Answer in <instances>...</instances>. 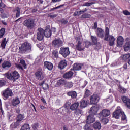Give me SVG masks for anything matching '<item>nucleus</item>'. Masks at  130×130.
<instances>
[{
	"mask_svg": "<svg viewBox=\"0 0 130 130\" xmlns=\"http://www.w3.org/2000/svg\"><path fill=\"white\" fill-rule=\"evenodd\" d=\"M92 3H86L83 5V6H85L86 7H90V6H92Z\"/></svg>",
	"mask_w": 130,
	"mask_h": 130,
	"instance_id": "obj_59",
	"label": "nucleus"
},
{
	"mask_svg": "<svg viewBox=\"0 0 130 130\" xmlns=\"http://www.w3.org/2000/svg\"><path fill=\"white\" fill-rule=\"evenodd\" d=\"M41 101H42V102H43V103H44V104H47L46 101L45 100V99H44V98H42L41 99Z\"/></svg>",
	"mask_w": 130,
	"mask_h": 130,
	"instance_id": "obj_63",
	"label": "nucleus"
},
{
	"mask_svg": "<svg viewBox=\"0 0 130 130\" xmlns=\"http://www.w3.org/2000/svg\"><path fill=\"white\" fill-rule=\"evenodd\" d=\"M95 117H94V116L93 115H90L87 116V119H86V123L88 124H91V123H93L94 121H95Z\"/></svg>",
	"mask_w": 130,
	"mask_h": 130,
	"instance_id": "obj_22",
	"label": "nucleus"
},
{
	"mask_svg": "<svg viewBox=\"0 0 130 130\" xmlns=\"http://www.w3.org/2000/svg\"><path fill=\"white\" fill-rule=\"evenodd\" d=\"M39 85L42 86L43 90H45V91L49 89V85H48V84L45 83V80H43L41 82H40Z\"/></svg>",
	"mask_w": 130,
	"mask_h": 130,
	"instance_id": "obj_18",
	"label": "nucleus"
},
{
	"mask_svg": "<svg viewBox=\"0 0 130 130\" xmlns=\"http://www.w3.org/2000/svg\"><path fill=\"white\" fill-rule=\"evenodd\" d=\"M1 94L4 100H8L9 97H13V96H14L13 90L9 87L2 91Z\"/></svg>",
	"mask_w": 130,
	"mask_h": 130,
	"instance_id": "obj_5",
	"label": "nucleus"
},
{
	"mask_svg": "<svg viewBox=\"0 0 130 130\" xmlns=\"http://www.w3.org/2000/svg\"><path fill=\"white\" fill-rule=\"evenodd\" d=\"M96 35L98 37H99L100 38H103L105 35L104 30H103L102 28H98L96 30Z\"/></svg>",
	"mask_w": 130,
	"mask_h": 130,
	"instance_id": "obj_17",
	"label": "nucleus"
},
{
	"mask_svg": "<svg viewBox=\"0 0 130 130\" xmlns=\"http://www.w3.org/2000/svg\"><path fill=\"white\" fill-rule=\"evenodd\" d=\"M21 103V101H20V98L16 96L13 98L11 100V105L14 107L17 106V105H19V104Z\"/></svg>",
	"mask_w": 130,
	"mask_h": 130,
	"instance_id": "obj_15",
	"label": "nucleus"
},
{
	"mask_svg": "<svg viewBox=\"0 0 130 130\" xmlns=\"http://www.w3.org/2000/svg\"><path fill=\"white\" fill-rule=\"evenodd\" d=\"M21 130H30L29 124H24L21 128Z\"/></svg>",
	"mask_w": 130,
	"mask_h": 130,
	"instance_id": "obj_40",
	"label": "nucleus"
},
{
	"mask_svg": "<svg viewBox=\"0 0 130 130\" xmlns=\"http://www.w3.org/2000/svg\"><path fill=\"white\" fill-rule=\"evenodd\" d=\"M43 38H44V29L39 28L37 34V39L39 41H41V40H43Z\"/></svg>",
	"mask_w": 130,
	"mask_h": 130,
	"instance_id": "obj_11",
	"label": "nucleus"
},
{
	"mask_svg": "<svg viewBox=\"0 0 130 130\" xmlns=\"http://www.w3.org/2000/svg\"><path fill=\"white\" fill-rule=\"evenodd\" d=\"M21 123V122L17 120L16 122L13 123H14V125H15V126H16V127H18V125H20V123Z\"/></svg>",
	"mask_w": 130,
	"mask_h": 130,
	"instance_id": "obj_58",
	"label": "nucleus"
},
{
	"mask_svg": "<svg viewBox=\"0 0 130 130\" xmlns=\"http://www.w3.org/2000/svg\"><path fill=\"white\" fill-rule=\"evenodd\" d=\"M74 86V84H73L72 82H68L65 83V87L67 88V89H71Z\"/></svg>",
	"mask_w": 130,
	"mask_h": 130,
	"instance_id": "obj_37",
	"label": "nucleus"
},
{
	"mask_svg": "<svg viewBox=\"0 0 130 130\" xmlns=\"http://www.w3.org/2000/svg\"><path fill=\"white\" fill-rule=\"evenodd\" d=\"M119 92L121 94H125L126 93V89L124 88V87L122 86H120L119 87Z\"/></svg>",
	"mask_w": 130,
	"mask_h": 130,
	"instance_id": "obj_43",
	"label": "nucleus"
},
{
	"mask_svg": "<svg viewBox=\"0 0 130 130\" xmlns=\"http://www.w3.org/2000/svg\"><path fill=\"white\" fill-rule=\"evenodd\" d=\"M32 127L34 130H38L39 125H38V123H35L32 125Z\"/></svg>",
	"mask_w": 130,
	"mask_h": 130,
	"instance_id": "obj_50",
	"label": "nucleus"
},
{
	"mask_svg": "<svg viewBox=\"0 0 130 130\" xmlns=\"http://www.w3.org/2000/svg\"><path fill=\"white\" fill-rule=\"evenodd\" d=\"M59 53H60L61 55H62L63 57L66 58L67 56H69L70 53H71L70 52V48H69V47H61L60 48Z\"/></svg>",
	"mask_w": 130,
	"mask_h": 130,
	"instance_id": "obj_9",
	"label": "nucleus"
},
{
	"mask_svg": "<svg viewBox=\"0 0 130 130\" xmlns=\"http://www.w3.org/2000/svg\"><path fill=\"white\" fill-rule=\"evenodd\" d=\"M94 45H95L94 48L95 50H99V49H101V45L100 44V43L98 42Z\"/></svg>",
	"mask_w": 130,
	"mask_h": 130,
	"instance_id": "obj_47",
	"label": "nucleus"
},
{
	"mask_svg": "<svg viewBox=\"0 0 130 130\" xmlns=\"http://www.w3.org/2000/svg\"><path fill=\"white\" fill-rule=\"evenodd\" d=\"M70 105H71V103L70 102H68L66 104H65V108H69L70 107Z\"/></svg>",
	"mask_w": 130,
	"mask_h": 130,
	"instance_id": "obj_60",
	"label": "nucleus"
},
{
	"mask_svg": "<svg viewBox=\"0 0 130 130\" xmlns=\"http://www.w3.org/2000/svg\"><path fill=\"white\" fill-rule=\"evenodd\" d=\"M126 43L123 46L124 47V51H129L130 50V39L128 38H127L126 39Z\"/></svg>",
	"mask_w": 130,
	"mask_h": 130,
	"instance_id": "obj_16",
	"label": "nucleus"
},
{
	"mask_svg": "<svg viewBox=\"0 0 130 130\" xmlns=\"http://www.w3.org/2000/svg\"><path fill=\"white\" fill-rule=\"evenodd\" d=\"M123 42H124V39L121 36L118 37L117 39V47H122L123 45Z\"/></svg>",
	"mask_w": 130,
	"mask_h": 130,
	"instance_id": "obj_14",
	"label": "nucleus"
},
{
	"mask_svg": "<svg viewBox=\"0 0 130 130\" xmlns=\"http://www.w3.org/2000/svg\"><path fill=\"white\" fill-rule=\"evenodd\" d=\"M130 58V53L126 54L124 55L122 57V59L124 61H126L127 60H129Z\"/></svg>",
	"mask_w": 130,
	"mask_h": 130,
	"instance_id": "obj_38",
	"label": "nucleus"
},
{
	"mask_svg": "<svg viewBox=\"0 0 130 130\" xmlns=\"http://www.w3.org/2000/svg\"><path fill=\"white\" fill-rule=\"evenodd\" d=\"M113 117L116 119H119V118L121 117V119L122 121L126 120V115L124 113V112H122L121 110H116L113 113Z\"/></svg>",
	"mask_w": 130,
	"mask_h": 130,
	"instance_id": "obj_4",
	"label": "nucleus"
},
{
	"mask_svg": "<svg viewBox=\"0 0 130 130\" xmlns=\"http://www.w3.org/2000/svg\"><path fill=\"white\" fill-rule=\"evenodd\" d=\"M74 76V72L72 71H68L63 75V78L64 79H71Z\"/></svg>",
	"mask_w": 130,
	"mask_h": 130,
	"instance_id": "obj_23",
	"label": "nucleus"
},
{
	"mask_svg": "<svg viewBox=\"0 0 130 130\" xmlns=\"http://www.w3.org/2000/svg\"><path fill=\"white\" fill-rule=\"evenodd\" d=\"M67 96L71 97L72 99H76L77 98V92L76 91H70L67 93Z\"/></svg>",
	"mask_w": 130,
	"mask_h": 130,
	"instance_id": "obj_24",
	"label": "nucleus"
},
{
	"mask_svg": "<svg viewBox=\"0 0 130 130\" xmlns=\"http://www.w3.org/2000/svg\"><path fill=\"white\" fill-rule=\"evenodd\" d=\"M90 95H91V91H90V90L88 89H86L85 92L84 97H89Z\"/></svg>",
	"mask_w": 130,
	"mask_h": 130,
	"instance_id": "obj_51",
	"label": "nucleus"
},
{
	"mask_svg": "<svg viewBox=\"0 0 130 130\" xmlns=\"http://www.w3.org/2000/svg\"><path fill=\"white\" fill-rule=\"evenodd\" d=\"M88 105V101L85 100L84 99H82L80 101V106L81 108H85V107H87Z\"/></svg>",
	"mask_w": 130,
	"mask_h": 130,
	"instance_id": "obj_28",
	"label": "nucleus"
},
{
	"mask_svg": "<svg viewBox=\"0 0 130 130\" xmlns=\"http://www.w3.org/2000/svg\"><path fill=\"white\" fill-rule=\"evenodd\" d=\"M48 17H49L50 18H51L52 19H53L56 17H57V15L56 14H54V15L49 14Z\"/></svg>",
	"mask_w": 130,
	"mask_h": 130,
	"instance_id": "obj_57",
	"label": "nucleus"
},
{
	"mask_svg": "<svg viewBox=\"0 0 130 130\" xmlns=\"http://www.w3.org/2000/svg\"><path fill=\"white\" fill-rule=\"evenodd\" d=\"M100 98L99 96L97 94H93L91 96L90 100V104H94L96 105L97 103L99 102Z\"/></svg>",
	"mask_w": 130,
	"mask_h": 130,
	"instance_id": "obj_13",
	"label": "nucleus"
},
{
	"mask_svg": "<svg viewBox=\"0 0 130 130\" xmlns=\"http://www.w3.org/2000/svg\"><path fill=\"white\" fill-rule=\"evenodd\" d=\"M52 55L54 58H58V51L57 50H53Z\"/></svg>",
	"mask_w": 130,
	"mask_h": 130,
	"instance_id": "obj_36",
	"label": "nucleus"
},
{
	"mask_svg": "<svg viewBox=\"0 0 130 130\" xmlns=\"http://www.w3.org/2000/svg\"><path fill=\"white\" fill-rule=\"evenodd\" d=\"M23 119H24V115H22L21 114H18L17 116L16 120L21 122Z\"/></svg>",
	"mask_w": 130,
	"mask_h": 130,
	"instance_id": "obj_41",
	"label": "nucleus"
},
{
	"mask_svg": "<svg viewBox=\"0 0 130 130\" xmlns=\"http://www.w3.org/2000/svg\"><path fill=\"white\" fill-rule=\"evenodd\" d=\"M4 76H5L7 79L10 80V81H12L14 82H16V80H18V79L20 78V74L16 71L5 73Z\"/></svg>",
	"mask_w": 130,
	"mask_h": 130,
	"instance_id": "obj_3",
	"label": "nucleus"
},
{
	"mask_svg": "<svg viewBox=\"0 0 130 130\" xmlns=\"http://www.w3.org/2000/svg\"><path fill=\"white\" fill-rule=\"evenodd\" d=\"M122 101L123 103L125 104V105L127 106V107H130V99L127 96H122L121 97Z\"/></svg>",
	"mask_w": 130,
	"mask_h": 130,
	"instance_id": "obj_19",
	"label": "nucleus"
},
{
	"mask_svg": "<svg viewBox=\"0 0 130 130\" xmlns=\"http://www.w3.org/2000/svg\"><path fill=\"white\" fill-rule=\"evenodd\" d=\"M79 105H80V103L78 102L74 103L70 106V109H71V110H76L79 107Z\"/></svg>",
	"mask_w": 130,
	"mask_h": 130,
	"instance_id": "obj_30",
	"label": "nucleus"
},
{
	"mask_svg": "<svg viewBox=\"0 0 130 130\" xmlns=\"http://www.w3.org/2000/svg\"><path fill=\"white\" fill-rule=\"evenodd\" d=\"M110 115V110L106 109H103L98 115V117H107Z\"/></svg>",
	"mask_w": 130,
	"mask_h": 130,
	"instance_id": "obj_12",
	"label": "nucleus"
},
{
	"mask_svg": "<svg viewBox=\"0 0 130 130\" xmlns=\"http://www.w3.org/2000/svg\"><path fill=\"white\" fill-rule=\"evenodd\" d=\"M66 83H67V80L61 78L57 81L56 85L57 86H63L66 85Z\"/></svg>",
	"mask_w": 130,
	"mask_h": 130,
	"instance_id": "obj_31",
	"label": "nucleus"
},
{
	"mask_svg": "<svg viewBox=\"0 0 130 130\" xmlns=\"http://www.w3.org/2000/svg\"><path fill=\"white\" fill-rule=\"evenodd\" d=\"M63 6H64V5H61L57 7H54V9H55V10H57V9H60V8H62V7H63Z\"/></svg>",
	"mask_w": 130,
	"mask_h": 130,
	"instance_id": "obj_62",
	"label": "nucleus"
},
{
	"mask_svg": "<svg viewBox=\"0 0 130 130\" xmlns=\"http://www.w3.org/2000/svg\"><path fill=\"white\" fill-rule=\"evenodd\" d=\"M105 35L104 38L105 41H108L109 40V45L110 46H113L114 45V41H115V38L112 35H109V28L106 27L105 30Z\"/></svg>",
	"mask_w": 130,
	"mask_h": 130,
	"instance_id": "obj_2",
	"label": "nucleus"
},
{
	"mask_svg": "<svg viewBox=\"0 0 130 130\" xmlns=\"http://www.w3.org/2000/svg\"><path fill=\"white\" fill-rule=\"evenodd\" d=\"M44 36L48 38L51 36V30L49 28H46L45 30H44Z\"/></svg>",
	"mask_w": 130,
	"mask_h": 130,
	"instance_id": "obj_29",
	"label": "nucleus"
},
{
	"mask_svg": "<svg viewBox=\"0 0 130 130\" xmlns=\"http://www.w3.org/2000/svg\"><path fill=\"white\" fill-rule=\"evenodd\" d=\"M75 49L78 51H84L85 50V45L84 43H83V40L80 38H77L76 39Z\"/></svg>",
	"mask_w": 130,
	"mask_h": 130,
	"instance_id": "obj_7",
	"label": "nucleus"
},
{
	"mask_svg": "<svg viewBox=\"0 0 130 130\" xmlns=\"http://www.w3.org/2000/svg\"><path fill=\"white\" fill-rule=\"evenodd\" d=\"M123 14H124V15H125V16H130V12L127 10L123 11Z\"/></svg>",
	"mask_w": 130,
	"mask_h": 130,
	"instance_id": "obj_54",
	"label": "nucleus"
},
{
	"mask_svg": "<svg viewBox=\"0 0 130 130\" xmlns=\"http://www.w3.org/2000/svg\"><path fill=\"white\" fill-rule=\"evenodd\" d=\"M100 120L104 124H106V123H108V119L105 118L104 117H98Z\"/></svg>",
	"mask_w": 130,
	"mask_h": 130,
	"instance_id": "obj_35",
	"label": "nucleus"
},
{
	"mask_svg": "<svg viewBox=\"0 0 130 130\" xmlns=\"http://www.w3.org/2000/svg\"><path fill=\"white\" fill-rule=\"evenodd\" d=\"M7 39L4 38L3 39L2 41L1 42L0 47L2 48V49H5L6 48V45H7V43H8L7 41H6Z\"/></svg>",
	"mask_w": 130,
	"mask_h": 130,
	"instance_id": "obj_32",
	"label": "nucleus"
},
{
	"mask_svg": "<svg viewBox=\"0 0 130 130\" xmlns=\"http://www.w3.org/2000/svg\"><path fill=\"white\" fill-rule=\"evenodd\" d=\"M31 48V44L28 42H25L19 47V52L21 54L26 53V52H31L32 51Z\"/></svg>",
	"mask_w": 130,
	"mask_h": 130,
	"instance_id": "obj_1",
	"label": "nucleus"
},
{
	"mask_svg": "<svg viewBox=\"0 0 130 130\" xmlns=\"http://www.w3.org/2000/svg\"><path fill=\"white\" fill-rule=\"evenodd\" d=\"M10 128L12 129H14V128H17V126L14 123H12L10 125Z\"/></svg>",
	"mask_w": 130,
	"mask_h": 130,
	"instance_id": "obj_56",
	"label": "nucleus"
},
{
	"mask_svg": "<svg viewBox=\"0 0 130 130\" xmlns=\"http://www.w3.org/2000/svg\"><path fill=\"white\" fill-rule=\"evenodd\" d=\"M93 29H94V30L97 29V22H95L94 23V26H93Z\"/></svg>",
	"mask_w": 130,
	"mask_h": 130,
	"instance_id": "obj_64",
	"label": "nucleus"
},
{
	"mask_svg": "<svg viewBox=\"0 0 130 130\" xmlns=\"http://www.w3.org/2000/svg\"><path fill=\"white\" fill-rule=\"evenodd\" d=\"M63 44V42L60 39H55L52 42V45L54 47H61Z\"/></svg>",
	"mask_w": 130,
	"mask_h": 130,
	"instance_id": "obj_10",
	"label": "nucleus"
},
{
	"mask_svg": "<svg viewBox=\"0 0 130 130\" xmlns=\"http://www.w3.org/2000/svg\"><path fill=\"white\" fill-rule=\"evenodd\" d=\"M85 46L84 47H86V48H89L91 45H92V43L89 41H85L84 42Z\"/></svg>",
	"mask_w": 130,
	"mask_h": 130,
	"instance_id": "obj_44",
	"label": "nucleus"
},
{
	"mask_svg": "<svg viewBox=\"0 0 130 130\" xmlns=\"http://www.w3.org/2000/svg\"><path fill=\"white\" fill-rule=\"evenodd\" d=\"M14 12H16V18H19L20 17V12H21L20 10V7H16Z\"/></svg>",
	"mask_w": 130,
	"mask_h": 130,
	"instance_id": "obj_42",
	"label": "nucleus"
},
{
	"mask_svg": "<svg viewBox=\"0 0 130 130\" xmlns=\"http://www.w3.org/2000/svg\"><path fill=\"white\" fill-rule=\"evenodd\" d=\"M6 32V29L4 28H2L0 29V38H3L4 35H5V33Z\"/></svg>",
	"mask_w": 130,
	"mask_h": 130,
	"instance_id": "obj_46",
	"label": "nucleus"
},
{
	"mask_svg": "<svg viewBox=\"0 0 130 130\" xmlns=\"http://www.w3.org/2000/svg\"><path fill=\"white\" fill-rule=\"evenodd\" d=\"M98 112V108L96 106L92 107L89 111V114L90 115H96V113Z\"/></svg>",
	"mask_w": 130,
	"mask_h": 130,
	"instance_id": "obj_20",
	"label": "nucleus"
},
{
	"mask_svg": "<svg viewBox=\"0 0 130 130\" xmlns=\"http://www.w3.org/2000/svg\"><path fill=\"white\" fill-rule=\"evenodd\" d=\"M83 68V65L81 63H76L73 65V71H81Z\"/></svg>",
	"mask_w": 130,
	"mask_h": 130,
	"instance_id": "obj_26",
	"label": "nucleus"
},
{
	"mask_svg": "<svg viewBox=\"0 0 130 130\" xmlns=\"http://www.w3.org/2000/svg\"><path fill=\"white\" fill-rule=\"evenodd\" d=\"M88 85V81H84V85L82 86V88H85Z\"/></svg>",
	"mask_w": 130,
	"mask_h": 130,
	"instance_id": "obj_61",
	"label": "nucleus"
},
{
	"mask_svg": "<svg viewBox=\"0 0 130 130\" xmlns=\"http://www.w3.org/2000/svg\"><path fill=\"white\" fill-rule=\"evenodd\" d=\"M44 67L46 69H47L48 71H51L53 69V64L50 62L46 61L44 62Z\"/></svg>",
	"mask_w": 130,
	"mask_h": 130,
	"instance_id": "obj_21",
	"label": "nucleus"
},
{
	"mask_svg": "<svg viewBox=\"0 0 130 130\" xmlns=\"http://www.w3.org/2000/svg\"><path fill=\"white\" fill-rule=\"evenodd\" d=\"M11 66L12 64L11 63V62L8 61H5L2 63V67L3 69H9L11 68Z\"/></svg>",
	"mask_w": 130,
	"mask_h": 130,
	"instance_id": "obj_27",
	"label": "nucleus"
},
{
	"mask_svg": "<svg viewBox=\"0 0 130 130\" xmlns=\"http://www.w3.org/2000/svg\"><path fill=\"white\" fill-rule=\"evenodd\" d=\"M6 81L4 78H0V87H4L6 85Z\"/></svg>",
	"mask_w": 130,
	"mask_h": 130,
	"instance_id": "obj_45",
	"label": "nucleus"
},
{
	"mask_svg": "<svg viewBox=\"0 0 130 130\" xmlns=\"http://www.w3.org/2000/svg\"><path fill=\"white\" fill-rule=\"evenodd\" d=\"M60 22H61V24H63L64 25H66V24H68V20L64 19V18L60 20Z\"/></svg>",
	"mask_w": 130,
	"mask_h": 130,
	"instance_id": "obj_53",
	"label": "nucleus"
},
{
	"mask_svg": "<svg viewBox=\"0 0 130 130\" xmlns=\"http://www.w3.org/2000/svg\"><path fill=\"white\" fill-rule=\"evenodd\" d=\"M82 110L77 109L75 110L74 113L76 114V115H80V114H82Z\"/></svg>",
	"mask_w": 130,
	"mask_h": 130,
	"instance_id": "obj_49",
	"label": "nucleus"
},
{
	"mask_svg": "<svg viewBox=\"0 0 130 130\" xmlns=\"http://www.w3.org/2000/svg\"><path fill=\"white\" fill-rule=\"evenodd\" d=\"M20 63L22 64V66H23V68L24 69H26V68H27V64H26V62L25 61V60L24 59L20 60Z\"/></svg>",
	"mask_w": 130,
	"mask_h": 130,
	"instance_id": "obj_48",
	"label": "nucleus"
},
{
	"mask_svg": "<svg viewBox=\"0 0 130 130\" xmlns=\"http://www.w3.org/2000/svg\"><path fill=\"white\" fill-rule=\"evenodd\" d=\"M35 78L38 81H42L45 78V75L43 73V70L42 69L39 68L35 73Z\"/></svg>",
	"mask_w": 130,
	"mask_h": 130,
	"instance_id": "obj_8",
	"label": "nucleus"
},
{
	"mask_svg": "<svg viewBox=\"0 0 130 130\" xmlns=\"http://www.w3.org/2000/svg\"><path fill=\"white\" fill-rule=\"evenodd\" d=\"M90 38L93 45H95L96 43H98V39L96 36H91Z\"/></svg>",
	"mask_w": 130,
	"mask_h": 130,
	"instance_id": "obj_34",
	"label": "nucleus"
},
{
	"mask_svg": "<svg viewBox=\"0 0 130 130\" xmlns=\"http://www.w3.org/2000/svg\"><path fill=\"white\" fill-rule=\"evenodd\" d=\"M23 25L27 29L32 30L35 27V21L32 18H28L24 20Z\"/></svg>",
	"mask_w": 130,
	"mask_h": 130,
	"instance_id": "obj_6",
	"label": "nucleus"
},
{
	"mask_svg": "<svg viewBox=\"0 0 130 130\" xmlns=\"http://www.w3.org/2000/svg\"><path fill=\"white\" fill-rule=\"evenodd\" d=\"M87 11H88V9L87 8H85L84 9L82 10H80V11L78 12L77 14H78V15H82V14H84V13H86Z\"/></svg>",
	"mask_w": 130,
	"mask_h": 130,
	"instance_id": "obj_52",
	"label": "nucleus"
},
{
	"mask_svg": "<svg viewBox=\"0 0 130 130\" xmlns=\"http://www.w3.org/2000/svg\"><path fill=\"white\" fill-rule=\"evenodd\" d=\"M91 18V14L89 13H84L81 16V19H87Z\"/></svg>",
	"mask_w": 130,
	"mask_h": 130,
	"instance_id": "obj_39",
	"label": "nucleus"
},
{
	"mask_svg": "<svg viewBox=\"0 0 130 130\" xmlns=\"http://www.w3.org/2000/svg\"><path fill=\"white\" fill-rule=\"evenodd\" d=\"M94 129L100 130L101 129V124L99 122H96L93 124Z\"/></svg>",
	"mask_w": 130,
	"mask_h": 130,
	"instance_id": "obj_33",
	"label": "nucleus"
},
{
	"mask_svg": "<svg viewBox=\"0 0 130 130\" xmlns=\"http://www.w3.org/2000/svg\"><path fill=\"white\" fill-rule=\"evenodd\" d=\"M68 65V62L66 60H61L58 64L59 69L60 70H63Z\"/></svg>",
	"mask_w": 130,
	"mask_h": 130,
	"instance_id": "obj_25",
	"label": "nucleus"
},
{
	"mask_svg": "<svg viewBox=\"0 0 130 130\" xmlns=\"http://www.w3.org/2000/svg\"><path fill=\"white\" fill-rule=\"evenodd\" d=\"M2 2L3 0H0V7L5 9V8H6V5L4 3H2Z\"/></svg>",
	"mask_w": 130,
	"mask_h": 130,
	"instance_id": "obj_55",
	"label": "nucleus"
}]
</instances>
